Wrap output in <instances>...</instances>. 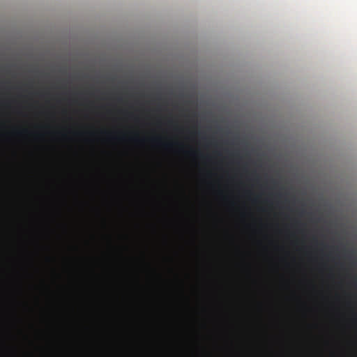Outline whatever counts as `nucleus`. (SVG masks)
Masks as SVG:
<instances>
[{"label":"nucleus","mask_w":357,"mask_h":357,"mask_svg":"<svg viewBox=\"0 0 357 357\" xmlns=\"http://www.w3.org/2000/svg\"><path fill=\"white\" fill-rule=\"evenodd\" d=\"M171 146H172V144H171V143H167V144H164V146H165V148H169V147H170Z\"/></svg>","instance_id":"nucleus-1"},{"label":"nucleus","mask_w":357,"mask_h":357,"mask_svg":"<svg viewBox=\"0 0 357 357\" xmlns=\"http://www.w3.org/2000/svg\"><path fill=\"white\" fill-rule=\"evenodd\" d=\"M133 139V140H135V142H137V141H138V139H136V138H134V139Z\"/></svg>","instance_id":"nucleus-2"}]
</instances>
